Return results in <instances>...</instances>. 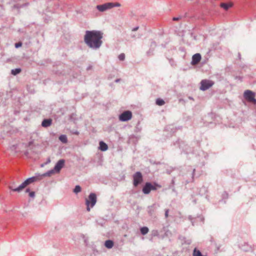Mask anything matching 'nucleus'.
I'll return each mask as SVG.
<instances>
[{"mask_svg":"<svg viewBox=\"0 0 256 256\" xmlns=\"http://www.w3.org/2000/svg\"><path fill=\"white\" fill-rule=\"evenodd\" d=\"M20 72H21V69L20 68H15V69H12L11 70V74L14 76H16V75L18 74L19 73H20Z\"/></svg>","mask_w":256,"mask_h":256,"instance_id":"nucleus-20","label":"nucleus"},{"mask_svg":"<svg viewBox=\"0 0 256 256\" xmlns=\"http://www.w3.org/2000/svg\"><path fill=\"white\" fill-rule=\"evenodd\" d=\"M201 58H202L201 55L200 54L197 53V54H194L192 56V60L191 62V64L192 65H195V64H198V62H200V60Z\"/></svg>","mask_w":256,"mask_h":256,"instance_id":"nucleus-10","label":"nucleus"},{"mask_svg":"<svg viewBox=\"0 0 256 256\" xmlns=\"http://www.w3.org/2000/svg\"><path fill=\"white\" fill-rule=\"evenodd\" d=\"M120 80V79H116V80H115V82H118Z\"/></svg>","mask_w":256,"mask_h":256,"instance_id":"nucleus-37","label":"nucleus"},{"mask_svg":"<svg viewBox=\"0 0 256 256\" xmlns=\"http://www.w3.org/2000/svg\"><path fill=\"white\" fill-rule=\"evenodd\" d=\"M65 160L64 159L60 160L56 164L54 169L56 173H58L60 170L64 167Z\"/></svg>","mask_w":256,"mask_h":256,"instance_id":"nucleus-9","label":"nucleus"},{"mask_svg":"<svg viewBox=\"0 0 256 256\" xmlns=\"http://www.w3.org/2000/svg\"><path fill=\"white\" fill-rule=\"evenodd\" d=\"M75 133H76V134H78V132H75Z\"/></svg>","mask_w":256,"mask_h":256,"instance_id":"nucleus-42","label":"nucleus"},{"mask_svg":"<svg viewBox=\"0 0 256 256\" xmlns=\"http://www.w3.org/2000/svg\"><path fill=\"white\" fill-rule=\"evenodd\" d=\"M139 27L138 26H136L135 28H134L132 29V32H135V31H136L137 30H138Z\"/></svg>","mask_w":256,"mask_h":256,"instance_id":"nucleus-33","label":"nucleus"},{"mask_svg":"<svg viewBox=\"0 0 256 256\" xmlns=\"http://www.w3.org/2000/svg\"><path fill=\"white\" fill-rule=\"evenodd\" d=\"M99 149L102 151H106L108 149V145L102 141H101L99 143Z\"/></svg>","mask_w":256,"mask_h":256,"instance_id":"nucleus-14","label":"nucleus"},{"mask_svg":"<svg viewBox=\"0 0 256 256\" xmlns=\"http://www.w3.org/2000/svg\"><path fill=\"white\" fill-rule=\"evenodd\" d=\"M156 46V43L155 42H153L151 44V46Z\"/></svg>","mask_w":256,"mask_h":256,"instance_id":"nucleus-35","label":"nucleus"},{"mask_svg":"<svg viewBox=\"0 0 256 256\" xmlns=\"http://www.w3.org/2000/svg\"><path fill=\"white\" fill-rule=\"evenodd\" d=\"M214 84V82L212 80H202L200 82V90L203 91L206 90L212 86Z\"/></svg>","mask_w":256,"mask_h":256,"instance_id":"nucleus-7","label":"nucleus"},{"mask_svg":"<svg viewBox=\"0 0 256 256\" xmlns=\"http://www.w3.org/2000/svg\"><path fill=\"white\" fill-rule=\"evenodd\" d=\"M133 184L135 187L140 184L143 181V178L142 173L140 172H136L133 175Z\"/></svg>","mask_w":256,"mask_h":256,"instance_id":"nucleus-6","label":"nucleus"},{"mask_svg":"<svg viewBox=\"0 0 256 256\" xmlns=\"http://www.w3.org/2000/svg\"><path fill=\"white\" fill-rule=\"evenodd\" d=\"M81 187L80 186L77 185L75 186L73 192L76 194H78V192H80L81 191Z\"/></svg>","mask_w":256,"mask_h":256,"instance_id":"nucleus-25","label":"nucleus"},{"mask_svg":"<svg viewBox=\"0 0 256 256\" xmlns=\"http://www.w3.org/2000/svg\"><path fill=\"white\" fill-rule=\"evenodd\" d=\"M112 6L110 2H107L103 4L97 5L96 8L98 11L104 12L108 10L111 9Z\"/></svg>","mask_w":256,"mask_h":256,"instance_id":"nucleus-8","label":"nucleus"},{"mask_svg":"<svg viewBox=\"0 0 256 256\" xmlns=\"http://www.w3.org/2000/svg\"><path fill=\"white\" fill-rule=\"evenodd\" d=\"M81 238H82L85 245L86 246H88L89 244V238L88 236L82 234L80 236Z\"/></svg>","mask_w":256,"mask_h":256,"instance_id":"nucleus-16","label":"nucleus"},{"mask_svg":"<svg viewBox=\"0 0 256 256\" xmlns=\"http://www.w3.org/2000/svg\"><path fill=\"white\" fill-rule=\"evenodd\" d=\"M256 94L250 90H246L244 93V98L250 102L256 104V99L255 98Z\"/></svg>","mask_w":256,"mask_h":256,"instance_id":"nucleus-4","label":"nucleus"},{"mask_svg":"<svg viewBox=\"0 0 256 256\" xmlns=\"http://www.w3.org/2000/svg\"><path fill=\"white\" fill-rule=\"evenodd\" d=\"M22 46V43L20 42L15 44L16 48H18Z\"/></svg>","mask_w":256,"mask_h":256,"instance_id":"nucleus-28","label":"nucleus"},{"mask_svg":"<svg viewBox=\"0 0 256 256\" xmlns=\"http://www.w3.org/2000/svg\"><path fill=\"white\" fill-rule=\"evenodd\" d=\"M168 210H166L164 214V216L166 218H167L168 216Z\"/></svg>","mask_w":256,"mask_h":256,"instance_id":"nucleus-30","label":"nucleus"},{"mask_svg":"<svg viewBox=\"0 0 256 256\" xmlns=\"http://www.w3.org/2000/svg\"><path fill=\"white\" fill-rule=\"evenodd\" d=\"M132 112L130 110H126L118 116L119 120L121 122H127L132 118Z\"/></svg>","mask_w":256,"mask_h":256,"instance_id":"nucleus-5","label":"nucleus"},{"mask_svg":"<svg viewBox=\"0 0 256 256\" xmlns=\"http://www.w3.org/2000/svg\"><path fill=\"white\" fill-rule=\"evenodd\" d=\"M96 202V196L94 193H90L88 198L86 200V204L87 206L86 210L90 211V208H92Z\"/></svg>","mask_w":256,"mask_h":256,"instance_id":"nucleus-3","label":"nucleus"},{"mask_svg":"<svg viewBox=\"0 0 256 256\" xmlns=\"http://www.w3.org/2000/svg\"><path fill=\"white\" fill-rule=\"evenodd\" d=\"M193 256H202L201 252L195 248L193 252Z\"/></svg>","mask_w":256,"mask_h":256,"instance_id":"nucleus-24","label":"nucleus"},{"mask_svg":"<svg viewBox=\"0 0 256 256\" xmlns=\"http://www.w3.org/2000/svg\"><path fill=\"white\" fill-rule=\"evenodd\" d=\"M103 33L99 30H86L84 38L86 45L94 50H98L102 44Z\"/></svg>","mask_w":256,"mask_h":256,"instance_id":"nucleus-1","label":"nucleus"},{"mask_svg":"<svg viewBox=\"0 0 256 256\" xmlns=\"http://www.w3.org/2000/svg\"><path fill=\"white\" fill-rule=\"evenodd\" d=\"M234 4L232 2H230L228 4L226 3H221L220 4V6L222 8H223L224 10H227L230 8H232Z\"/></svg>","mask_w":256,"mask_h":256,"instance_id":"nucleus-12","label":"nucleus"},{"mask_svg":"<svg viewBox=\"0 0 256 256\" xmlns=\"http://www.w3.org/2000/svg\"><path fill=\"white\" fill-rule=\"evenodd\" d=\"M152 234L154 236H158V230H154L152 232Z\"/></svg>","mask_w":256,"mask_h":256,"instance_id":"nucleus-29","label":"nucleus"},{"mask_svg":"<svg viewBox=\"0 0 256 256\" xmlns=\"http://www.w3.org/2000/svg\"><path fill=\"white\" fill-rule=\"evenodd\" d=\"M59 140L63 143H66L68 141L66 136L64 134L60 135L59 137Z\"/></svg>","mask_w":256,"mask_h":256,"instance_id":"nucleus-22","label":"nucleus"},{"mask_svg":"<svg viewBox=\"0 0 256 256\" xmlns=\"http://www.w3.org/2000/svg\"><path fill=\"white\" fill-rule=\"evenodd\" d=\"M55 172V170L53 168L52 170H48L44 174H42V176H50L52 174H54Z\"/></svg>","mask_w":256,"mask_h":256,"instance_id":"nucleus-21","label":"nucleus"},{"mask_svg":"<svg viewBox=\"0 0 256 256\" xmlns=\"http://www.w3.org/2000/svg\"><path fill=\"white\" fill-rule=\"evenodd\" d=\"M14 8H21V5H19L18 4H15L14 6V7H13Z\"/></svg>","mask_w":256,"mask_h":256,"instance_id":"nucleus-31","label":"nucleus"},{"mask_svg":"<svg viewBox=\"0 0 256 256\" xmlns=\"http://www.w3.org/2000/svg\"><path fill=\"white\" fill-rule=\"evenodd\" d=\"M194 171H195V169H194V170H192V176H194Z\"/></svg>","mask_w":256,"mask_h":256,"instance_id":"nucleus-38","label":"nucleus"},{"mask_svg":"<svg viewBox=\"0 0 256 256\" xmlns=\"http://www.w3.org/2000/svg\"><path fill=\"white\" fill-rule=\"evenodd\" d=\"M131 37L133 38H136V36L134 34H131Z\"/></svg>","mask_w":256,"mask_h":256,"instance_id":"nucleus-34","label":"nucleus"},{"mask_svg":"<svg viewBox=\"0 0 256 256\" xmlns=\"http://www.w3.org/2000/svg\"><path fill=\"white\" fill-rule=\"evenodd\" d=\"M189 98L190 100H193V98L192 97H189Z\"/></svg>","mask_w":256,"mask_h":256,"instance_id":"nucleus-41","label":"nucleus"},{"mask_svg":"<svg viewBox=\"0 0 256 256\" xmlns=\"http://www.w3.org/2000/svg\"><path fill=\"white\" fill-rule=\"evenodd\" d=\"M156 103L158 106H162L164 104L165 102L162 99L158 98L156 100Z\"/></svg>","mask_w":256,"mask_h":256,"instance_id":"nucleus-19","label":"nucleus"},{"mask_svg":"<svg viewBox=\"0 0 256 256\" xmlns=\"http://www.w3.org/2000/svg\"><path fill=\"white\" fill-rule=\"evenodd\" d=\"M118 59L120 60H124L125 58V55L124 54H120L119 56H118Z\"/></svg>","mask_w":256,"mask_h":256,"instance_id":"nucleus-27","label":"nucleus"},{"mask_svg":"<svg viewBox=\"0 0 256 256\" xmlns=\"http://www.w3.org/2000/svg\"><path fill=\"white\" fill-rule=\"evenodd\" d=\"M26 192H28L29 196L32 198H34L35 197L34 192H30V188H27L26 190Z\"/></svg>","mask_w":256,"mask_h":256,"instance_id":"nucleus-23","label":"nucleus"},{"mask_svg":"<svg viewBox=\"0 0 256 256\" xmlns=\"http://www.w3.org/2000/svg\"><path fill=\"white\" fill-rule=\"evenodd\" d=\"M156 190V188L152 185V190Z\"/></svg>","mask_w":256,"mask_h":256,"instance_id":"nucleus-36","label":"nucleus"},{"mask_svg":"<svg viewBox=\"0 0 256 256\" xmlns=\"http://www.w3.org/2000/svg\"><path fill=\"white\" fill-rule=\"evenodd\" d=\"M52 124V120L51 119H44L42 122V126L47 128L50 126Z\"/></svg>","mask_w":256,"mask_h":256,"instance_id":"nucleus-13","label":"nucleus"},{"mask_svg":"<svg viewBox=\"0 0 256 256\" xmlns=\"http://www.w3.org/2000/svg\"><path fill=\"white\" fill-rule=\"evenodd\" d=\"M104 246L108 248H112L114 246V242L112 240H106L104 242Z\"/></svg>","mask_w":256,"mask_h":256,"instance_id":"nucleus-15","label":"nucleus"},{"mask_svg":"<svg viewBox=\"0 0 256 256\" xmlns=\"http://www.w3.org/2000/svg\"><path fill=\"white\" fill-rule=\"evenodd\" d=\"M2 10V6H0V11Z\"/></svg>","mask_w":256,"mask_h":256,"instance_id":"nucleus-40","label":"nucleus"},{"mask_svg":"<svg viewBox=\"0 0 256 256\" xmlns=\"http://www.w3.org/2000/svg\"><path fill=\"white\" fill-rule=\"evenodd\" d=\"M38 178L36 176H32L28 178L26 180H24L21 184H20L17 188H14L12 186H10V189L14 192H20L27 186L36 182Z\"/></svg>","mask_w":256,"mask_h":256,"instance_id":"nucleus-2","label":"nucleus"},{"mask_svg":"<svg viewBox=\"0 0 256 256\" xmlns=\"http://www.w3.org/2000/svg\"><path fill=\"white\" fill-rule=\"evenodd\" d=\"M152 184L150 182H146L142 188V192L146 194H148L152 190Z\"/></svg>","mask_w":256,"mask_h":256,"instance_id":"nucleus-11","label":"nucleus"},{"mask_svg":"<svg viewBox=\"0 0 256 256\" xmlns=\"http://www.w3.org/2000/svg\"><path fill=\"white\" fill-rule=\"evenodd\" d=\"M140 230L141 234L142 235H145L148 233L149 230L148 227L144 226L140 228Z\"/></svg>","mask_w":256,"mask_h":256,"instance_id":"nucleus-18","label":"nucleus"},{"mask_svg":"<svg viewBox=\"0 0 256 256\" xmlns=\"http://www.w3.org/2000/svg\"><path fill=\"white\" fill-rule=\"evenodd\" d=\"M110 4H112V6H111V8H112L114 7H119L121 5L120 3L118 2H116V3H114V2H110Z\"/></svg>","mask_w":256,"mask_h":256,"instance_id":"nucleus-26","label":"nucleus"},{"mask_svg":"<svg viewBox=\"0 0 256 256\" xmlns=\"http://www.w3.org/2000/svg\"><path fill=\"white\" fill-rule=\"evenodd\" d=\"M10 186H12L14 188H17L18 187L16 188L14 186H13V185H10ZM10 186H9V187Z\"/></svg>","mask_w":256,"mask_h":256,"instance_id":"nucleus-39","label":"nucleus"},{"mask_svg":"<svg viewBox=\"0 0 256 256\" xmlns=\"http://www.w3.org/2000/svg\"><path fill=\"white\" fill-rule=\"evenodd\" d=\"M207 192V188L205 186H202L200 188L198 194L200 196L204 195Z\"/></svg>","mask_w":256,"mask_h":256,"instance_id":"nucleus-17","label":"nucleus"},{"mask_svg":"<svg viewBox=\"0 0 256 256\" xmlns=\"http://www.w3.org/2000/svg\"><path fill=\"white\" fill-rule=\"evenodd\" d=\"M180 18V16H178V17H174V18H173L172 20H179Z\"/></svg>","mask_w":256,"mask_h":256,"instance_id":"nucleus-32","label":"nucleus"}]
</instances>
